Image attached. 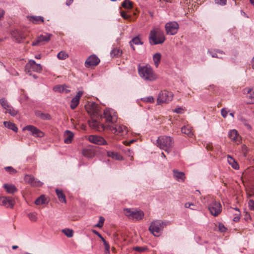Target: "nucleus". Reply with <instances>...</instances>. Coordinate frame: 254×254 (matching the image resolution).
I'll return each instance as SVG.
<instances>
[{"mask_svg":"<svg viewBox=\"0 0 254 254\" xmlns=\"http://www.w3.org/2000/svg\"><path fill=\"white\" fill-rule=\"evenodd\" d=\"M165 28L167 35H174L177 33L179 25L176 21H171L166 23Z\"/></svg>","mask_w":254,"mask_h":254,"instance_id":"1a4fd4ad","label":"nucleus"},{"mask_svg":"<svg viewBox=\"0 0 254 254\" xmlns=\"http://www.w3.org/2000/svg\"><path fill=\"white\" fill-rule=\"evenodd\" d=\"M29 219L32 221H36L37 219V214L35 212H31L28 214Z\"/></svg>","mask_w":254,"mask_h":254,"instance_id":"a18cd8bd","label":"nucleus"},{"mask_svg":"<svg viewBox=\"0 0 254 254\" xmlns=\"http://www.w3.org/2000/svg\"><path fill=\"white\" fill-rule=\"evenodd\" d=\"M209 54L213 58H221V57L218 56V54L224 55V52L222 51L217 50L214 52H210Z\"/></svg>","mask_w":254,"mask_h":254,"instance_id":"e433bc0d","label":"nucleus"},{"mask_svg":"<svg viewBox=\"0 0 254 254\" xmlns=\"http://www.w3.org/2000/svg\"><path fill=\"white\" fill-rule=\"evenodd\" d=\"M53 90L55 92H65V93H68L70 92V90L69 89H67L66 86L64 85H58L53 88Z\"/></svg>","mask_w":254,"mask_h":254,"instance_id":"bb28decb","label":"nucleus"},{"mask_svg":"<svg viewBox=\"0 0 254 254\" xmlns=\"http://www.w3.org/2000/svg\"><path fill=\"white\" fill-rule=\"evenodd\" d=\"M46 201V199L45 196L44 195H42L35 200V203L36 205H42L45 204Z\"/></svg>","mask_w":254,"mask_h":254,"instance_id":"c9c22d12","label":"nucleus"},{"mask_svg":"<svg viewBox=\"0 0 254 254\" xmlns=\"http://www.w3.org/2000/svg\"><path fill=\"white\" fill-rule=\"evenodd\" d=\"M42 70V67L40 64H36V62L32 60H30L27 63L25 66V71L30 75H31V71L40 72Z\"/></svg>","mask_w":254,"mask_h":254,"instance_id":"0eeeda50","label":"nucleus"},{"mask_svg":"<svg viewBox=\"0 0 254 254\" xmlns=\"http://www.w3.org/2000/svg\"><path fill=\"white\" fill-rule=\"evenodd\" d=\"M107 154L108 157H111L116 160H120L122 159V156L117 152H114L113 151H108Z\"/></svg>","mask_w":254,"mask_h":254,"instance_id":"7c9ffc66","label":"nucleus"},{"mask_svg":"<svg viewBox=\"0 0 254 254\" xmlns=\"http://www.w3.org/2000/svg\"><path fill=\"white\" fill-rule=\"evenodd\" d=\"M166 38L164 33L159 28L154 27L150 32L149 41L151 45L161 44L164 43Z\"/></svg>","mask_w":254,"mask_h":254,"instance_id":"f257e3e1","label":"nucleus"},{"mask_svg":"<svg viewBox=\"0 0 254 254\" xmlns=\"http://www.w3.org/2000/svg\"><path fill=\"white\" fill-rule=\"evenodd\" d=\"M219 230L221 232H224L226 230V228L222 224H219L218 226Z\"/></svg>","mask_w":254,"mask_h":254,"instance_id":"6e6d98bb","label":"nucleus"},{"mask_svg":"<svg viewBox=\"0 0 254 254\" xmlns=\"http://www.w3.org/2000/svg\"><path fill=\"white\" fill-rule=\"evenodd\" d=\"M174 176L177 180H184L185 174L182 172H179L177 170H174Z\"/></svg>","mask_w":254,"mask_h":254,"instance_id":"f704fd0d","label":"nucleus"},{"mask_svg":"<svg viewBox=\"0 0 254 254\" xmlns=\"http://www.w3.org/2000/svg\"><path fill=\"white\" fill-rule=\"evenodd\" d=\"M73 1V0H66V4L69 6L72 3Z\"/></svg>","mask_w":254,"mask_h":254,"instance_id":"0e129e2a","label":"nucleus"},{"mask_svg":"<svg viewBox=\"0 0 254 254\" xmlns=\"http://www.w3.org/2000/svg\"><path fill=\"white\" fill-rule=\"evenodd\" d=\"M248 205L250 209L254 211V200L250 199L248 202Z\"/></svg>","mask_w":254,"mask_h":254,"instance_id":"5fc2aeb1","label":"nucleus"},{"mask_svg":"<svg viewBox=\"0 0 254 254\" xmlns=\"http://www.w3.org/2000/svg\"><path fill=\"white\" fill-rule=\"evenodd\" d=\"M252 67L254 69V57L252 59Z\"/></svg>","mask_w":254,"mask_h":254,"instance_id":"774afa93","label":"nucleus"},{"mask_svg":"<svg viewBox=\"0 0 254 254\" xmlns=\"http://www.w3.org/2000/svg\"><path fill=\"white\" fill-rule=\"evenodd\" d=\"M100 60L95 55H92L86 60L85 64L86 67L96 66L99 64Z\"/></svg>","mask_w":254,"mask_h":254,"instance_id":"a211bd4d","label":"nucleus"},{"mask_svg":"<svg viewBox=\"0 0 254 254\" xmlns=\"http://www.w3.org/2000/svg\"><path fill=\"white\" fill-rule=\"evenodd\" d=\"M57 57L60 60H65L68 57V55L64 51H61L58 53Z\"/></svg>","mask_w":254,"mask_h":254,"instance_id":"c03bdc74","label":"nucleus"},{"mask_svg":"<svg viewBox=\"0 0 254 254\" xmlns=\"http://www.w3.org/2000/svg\"><path fill=\"white\" fill-rule=\"evenodd\" d=\"M92 232L97 236H98L99 238H102L101 235L95 230H93Z\"/></svg>","mask_w":254,"mask_h":254,"instance_id":"680f3d73","label":"nucleus"},{"mask_svg":"<svg viewBox=\"0 0 254 254\" xmlns=\"http://www.w3.org/2000/svg\"><path fill=\"white\" fill-rule=\"evenodd\" d=\"M101 128L102 130H106V131L121 136L126 134L127 132V127L123 125H117L115 126H113L106 124V125L101 126Z\"/></svg>","mask_w":254,"mask_h":254,"instance_id":"20e7f679","label":"nucleus"},{"mask_svg":"<svg viewBox=\"0 0 254 254\" xmlns=\"http://www.w3.org/2000/svg\"><path fill=\"white\" fill-rule=\"evenodd\" d=\"M121 15L122 17L125 19H128L130 18V15L127 14L126 11H121Z\"/></svg>","mask_w":254,"mask_h":254,"instance_id":"864d4df0","label":"nucleus"},{"mask_svg":"<svg viewBox=\"0 0 254 254\" xmlns=\"http://www.w3.org/2000/svg\"><path fill=\"white\" fill-rule=\"evenodd\" d=\"M133 250L139 253H142L147 251V248L146 247H135L133 248Z\"/></svg>","mask_w":254,"mask_h":254,"instance_id":"49530a36","label":"nucleus"},{"mask_svg":"<svg viewBox=\"0 0 254 254\" xmlns=\"http://www.w3.org/2000/svg\"><path fill=\"white\" fill-rule=\"evenodd\" d=\"M23 130H28L31 132V134L36 137H42L44 136V133L32 125H28L23 128Z\"/></svg>","mask_w":254,"mask_h":254,"instance_id":"f8f14e48","label":"nucleus"},{"mask_svg":"<svg viewBox=\"0 0 254 254\" xmlns=\"http://www.w3.org/2000/svg\"><path fill=\"white\" fill-rule=\"evenodd\" d=\"M5 111L6 113H8L12 116H15L17 113V112L10 106L8 108H6Z\"/></svg>","mask_w":254,"mask_h":254,"instance_id":"37998d69","label":"nucleus"},{"mask_svg":"<svg viewBox=\"0 0 254 254\" xmlns=\"http://www.w3.org/2000/svg\"><path fill=\"white\" fill-rule=\"evenodd\" d=\"M191 206H194V204L192 203L187 202L185 204V207L186 208H189L192 210H195V209L194 208H191Z\"/></svg>","mask_w":254,"mask_h":254,"instance_id":"13d9d810","label":"nucleus"},{"mask_svg":"<svg viewBox=\"0 0 254 254\" xmlns=\"http://www.w3.org/2000/svg\"><path fill=\"white\" fill-rule=\"evenodd\" d=\"M74 134L73 133L69 131L66 130L64 134V142L66 144L70 143L72 140L73 138Z\"/></svg>","mask_w":254,"mask_h":254,"instance_id":"b1692460","label":"nucleus"},{"mask_svg":"<svg viewBox=\"0 0 254 254\" xmlns=\"http://www.w3.org/2000/svg\"><path fill=\"white\" fill-rule=\"evenodd\" d=\"M124 211L126 215L133 220H141L144 216V213L142 211L133 210L129 208H126Z\"/></svg>","mask_w":254,"mask_h":254,"instance_id":"9d476101","label":"nucleus"},{"mask_svg":"<svg viewBox=\"0 0 254 254\" xmlns=\"http://www.w3.org/2000/svg\"><path fill=\"white\" fill-rule=\"evenodd\" d=\"M214 1L216 4L223 6L226 5L227 3V0H214Z\"/></svg>","mask_w":254,"mask_h":254,"instance_id":"603ef678","label":"nucleus"},{"mask_svg":"<svg viewBox=\"0 0 254 254\" xmlns=\"http://www.w3.org/2000/svg\"><path fill=\"white\" fill-rule=\"evenodd\" d=\"M35 114L37 117L40 118L41 120H50L51 119V117L48 113H43L40 111H36Z\"/></svg>","mask_w":254,"mask_h":254,"instance_id":"393cba45","label":"nucleus"},{"mask_svg":"<svg viewBox=\"0 0 254 254\" xmlns=\"http://www.w3.org/2000/svg\"><path fill=\"white\" fill-rule=\"evenodd\" d=\"M104 118L106 120V124H114L117 121V113L113 109H106L104 111Z\"/></svg>","mask_w":254,"mask_h":254,"instance_id":"6e6552de","label":"nucleus"},{"mask_svg":"<svg viewBox=\"0 0 254 254\" xmlns=\"http://www.w3.org/2000/svg\"><path fill=\"white\" fill-rule=\"evenodd\" d=\"M243 93L246 95L248 104H254V87L244 88L243 90Z\"/></svg>","mask_w":254,"mask_h":254,"instance_id":"f3484780","label":"nucleus"},{"mask_svg":"<svg viewBox=\"0 0 254 254\" xmlns=\"http://www.w3.org/2000/svg\"><path fill=\"white\" fill-rule=\"evenodd\" d=\"M166 226V222L161 220H156L151 222L149 230L154 236L158 237Z\"/></svg>","mask_w":254,"mask_h":254,"instance_id":"39448f33","label":"nucleus"},{"mask_svg":"<svg viewBox=\"0 0 254 254\" xmlns=\"http://www.w3.org/2000/svg\"><path fill=\"white\" fill-rule=\"evenodd\" d=\"M173 139L169 136L162 135L158 137L156 140L157 147L164 150L168 153H170L174 146Z\"/></svg>","mask_w":254,"mask_h":254,"instance_id":"f03ea898","label":"nucleus"},{"mask_svg":"<svg viewBox=\"0 0 254 254\" xmlns=\"http://www.w3.org/2000/svg\"><path fill=\"white\" fill-rule=\"evenodd\" d=\"M208 209L214 216L218 215L222 211V206L219 202L213 201L209 206Z\"/></svg>","mask_w":254,"mask_h":254,"instance_id":"9b49d317","label":"nucleus"},{"mask_svg":"<svg viewBox=\"0 0 254 254\" xmlns=\"http://www.w3.org/2000/svg\"><path fill=\"white\" fill-rule=\"evenodd\" d=\"M88 140L90 142L98 145L107 144V141L103 137L96 135H89L88 137Z\"/></svg>","mask_w":254,"mask_h":254,"instance_id":"ddd939ff","label":"nucleus"},{"mask_svg":"<svg viewBox=\"0 0 254 254\" xmlns=\"http://www.w3.org/2000/svg\"><path fill=\"white\" fill-rule=\"evenodd\" d=\"M0 104L2 108L5 110H6V108L10 106L8 103V102L5 98H1L0 99Z\"/></svg>","mask_w":254,"mask_h":254,"instance_id":"79ce46f5","label":"nucleus"},{"mask_svg":"<svg viewBox=\"0 0 254 254\" xmlns=\"http://www.w3.org/2000/svg\"><path fill=\"white\" fill-rule=\"evenodd\" d=\"M27 18L30 22L36 24L43 23L44 21V17L40 16H29Z\"/></svg>","mask_w":254,"mask_h":254,"instance_id":"5701e85b","label":"nucleus"},{"mask_svg":"<svg viewBox=\"0 0 254 254\" xmlns=\"http://www.w3.org/2000/svg\"><path fill=\"white\" fill-rule=\"evenodd\" d=\"M141 100L147 103H153L154 101V98L152 96L143 98L141 99Z\"/></svg>","mask_w":254,"mask_h":254,"instance_id":"8fccbe9b","label":"nucleus"},{"mask_svg":"<svg viewBox=\"0 0 254 254\" xmlns=\"http://www.w3.org/2000/svg\"><path fill=\"white\" fill-rule=\"evenodd\" d=\"M91 106L93 109V112H96V105L95 104V103H92L91 104Z\"/></svg>","mask_w":254,"mask_h":254,"instance_id":"052dcab7","label":"nucleus"},{"mask_svg":"<svg viewBox=\"0 0 254 254\" xmlns=\"http://www.w3.org/2000/svg\"><path fill=\"white\" fill-rule=\"evenodd\" d=\"M161 58V55L160 53H157L155 54L153 57V60L154 63V64L156 67L159 65Z\"/></svg>","mask_w":254,"mask_h":254,"instance_id":"72a5a7b5","label":"nucleus"},{"mask_svg":"<svg viewBox=\"0 0 254 254\" xmlns=\"http://www.w3.org/2000/svg\"><path fill=\"white\" fill-rule=\"evenodd\" d=\"M83 154L88 158H91L94 156L93 152L89 149H84L83 151Z\"/></svg>","mask_w":254,"mask_h":254,"instance_id":"a19ab883","label":"nucleus"},{"mask_svg":"<svg viewBox=\"0 0 254 254\" xmlns=\"http://www.w3.org/2000/svg\"><path fill=\"white\" fill-rule=\"evenodd\" d=\"M89 126L92 127L97 129L99 131H104V130H102L101 128V126L104 125V124H99L98 122L94 120L91 122H89Z\"/></svg>","mask_w":254,"mask_h":254,"instance_id":"c756f323","label":"nucleus"},{"mask_svg":"<svg viewBox=\"0 0 254 254\" xmlns=\"http://www.w3.org/2000/svg\"><path fill=\"white\" fill-rule=\"evenodd\" d=\"M129 44L132 49L134 50L135 48L133 46V45H142L143 43L141 41L140 38L138 36H136L132 39V40L129 42Z\"/></svg>","mask_w":254,"mask_h":254,"instance_id":"cd10ccee","label":"nucleus"},{"mask_svg":"<svg viewBox=\"0 0 254 254\" xmlns=\"http://www.w3.org/2000/svg\"><path fill=\"white\" fill-rule=\"evenodd\" d=\"M62 232L68 238H71L73 236V231L71 229H64L62 230Z\"/></svg>","mask_w":254,"mask_h":254,"instance_id":"58836bf2","label":"nucleus"},{"mask_svg":"<svg viewBox=\"0 0 254 254\" xmlns=\"http://www.w3.org/2000/svg\"><path fill=\"white\" fill-rule=\"evenodd\" d=\"M228 162L231 167L236 170L239 169V165L237 161L230 155L227 156Z\"/></svg>","mask_w":254,"mask_h":254,"instance_id":"a878e982","label":"nucleus"},{"mask_svg":"<svg viewBox=\"0 0 254 254\" xmlns=\"http://www.w3.org/2000/svg\"><path fill=\"white\" fill-rule=\"evenodd\" d=\"M3 124L5 127L13 130L15 132H17L18 130L17 127L13 123H12L9 122H4Z\"/></svg>","mask_w":254,"mask_h":254,"instance_id":"473e14b6","label":"nucleus"},{"mask_svg":"<svg viewBox=\"0 0 254 254\" xmlns=\"http://www.w3.org/2000/svg\"><path fill=\"white\" fill-rule=\"evenodd\" d=\"M3 188L9 194H13L18 190L16 187L12 184H4L3 185Z\"/></svg>","mask_w":254,"mask_h":254,"instance_id":"4be33fe9","label":"nucleus"},{"mask_svg":"<svg viewBox=\"0 0 254 254\" xmlns=\"http://www.w3.org/2000/svg\"><path fill=\"white\" fill-rule=\"evenodd\" d=\"M14 200L11 197H0V205L6 208H12L14 206Z\"/></svg>","mask_w":254,"mask_h":254,"instance_id":"dca6fc26","label":"nucleus"},{"mask_svg":"<svg viewBox=\"0 0 254 254\" xmlns=\"http://www.w3.org/2000/svg\"><path fill=\"white\" fill-rule=\"evenodd\" d=\"M105 254H110V249H105Z\"/></svg>","mask_w":254,"mask_h":254,"instance_id":"338daca9","label":"nucleus"},{"mask_svg":"<svg viewBox=\"0 0 254 254\" xmlns=\"http://www.w3.org/2000/svg\"><path fill=\"white\" fill-rule=\"evenodd\" d=\"M138 72L139 76L144 80L152 81L157 78L156 75L150 66H141L139 65Z\"/></svg>","mask_w":254,"mask_h":254,"instance_id":"7ed1b4c3","label":"nucleus"},{"mask_svg":"<svg viewBox=\"0 0 254 254\" xmlns=\"http://www.w3.org/2000/svg\"><path fill=\"white\" fill-rule=\"evenodd\" d=\"M56 192L60 201L61 202L66 203V201L65 196L63 190L57 189L56 190Z\"/></svg>","mask_w":254,"mask_h":254,"instance_id":"c85d7f7f","label":"nucleus"},{"mask_svg":"<svg viewBox=\"0 0 254 254\" xmlns=\"http://www.w3.org/2000/svg\"><path fill=\"white\" fill-rule=\"evenodd\" d=\"M103 243L105 247V249H110V245L107 241Z\"/></svg>","mask_w":254,"mask_h":254,"instance_id":"e2e57ef3","label":"nucleus"},{"mask_svg":"<svg viewBox=\"0 0 254 254\" xmlns=\"http://www.w3.org/2000/svg\"><path fill=\"white\" fill-rule=\"evenodd\" d=\"M11 35L12 37L15 39V40L18 43L20 42L22 40L25 38L23 33L18 29L13 30L11 33Z\"/></svg>","mask_w":254,"mask_h":254,"instance_id":"aec40b11","label":"nucleus"},{"mask_svg":"<svg viewBox=\"0 0 254 254\" xmlns=\"http://www.w3.org/2000/svg\"><path fill=\"white\" fill-rule=\"evenodd\" d=\"M105 221V219L104 217L101 216L99 218V222L95 225V227H98V228H101L103 226V224Z\"/></svg>","mask_w":254,"mask_h":254,"instance_id":"09e8293b","label":"nucleus"},{"mask_svg":"<svg viewBox=\"0 0 254 254\" xmlns=\"http://www.w3.org/2000/svg\"><path fill=\"white\" fill-rule=\"evenodd\" d=\"M122 5L125 8H130L132 6V2L130 0H125Z\"/></svg>","mask_w":254,"mask_h":254,"instance_id":"ea45409f","label":"nucleus"},{"mask_svg":"<svg viewBox=\"0 0 254 254\" xmlns=\"http://www.w3.org/2000/svg\"><path fill=\"white\" fill-rule=\"evenodd\" d=\"M83 94V92L79 91L77 92L76 95L72 99L70 104V108L74 109L77 106L79 103V100Z\"/></svg>","mask_w":254,"mask_h":254,"instance_id":"412c9836","label":"nucleus"},{"mask_svg":"<svg viewBox=\"0 0 254 254\" xmlns=\"http://www.w3.org/2000/svg\"><path fill=\"white\" fill-rule=\"evenodd\" d=\"M221 114L223 118H226L227 116L228 112L225 108H222L221 111Z\"/></svg>","mask_w":254,"mask_h":254,"instance_id":"4d7b16f0","label":"nucleus"},{"mask_svg":"<svg viewBox=\"0 0 254 254\" xmlns=\"http://www.w3.org/2000/svg\"><path fill=\"white\" fill-rule=\"evenodd\" d=\"M51 36L52 35L49 34L40 35L37 37L35 41L32 42V46H39L48 42L50 40Z\"/></svg>","mask_w":254,"mask_h":254,"instance_id":"4468645a","label":"nucleus"},{"mask_svg":"<svg viewBox=\"0 0 254 254\" xmlns=\"http://www.w3.org/2000/svg\"><path fill=\"white\" fill-rule=\"evenodd\" d=\"M4 169L6 171L8 172L10 174H14L17 172L16 170H15L13 168L10 166L5 167L4 168Z\"/></svg>","mask_w":254,"mask_h":254,"instance_id":"de8ad7c7","label":"nucleus"},{"mask_svg":"<svg viewBox=\"0 0 254 254\" xmlns=\"http://www.w3.org/2000/svg\"><path fill=\"white\" fill-rule=\"evenodd\" d=\"M173 96L174 95L171 92L167 90L161 91L158 94L157 104L168 103L172 100Z\"/></svg>","mask_w":254,"mask_h":254,"instance_id":"423d86ee","label":"nucleus"},{"mask_svg":"<svg viewBox=\"0 0 254 254\" xmlns=\"http://www.w3.org/2000/svg\"><path fill=\"white\" fill-rule=\"evenodd\" d=\"M122 54V51L119 48H115L113 49L110 55L112 58L119 57Z\"/></svg>","mask_w":254,"mask_h":254,"instance_id":"2f4dec72","label":"nucleus"},{"mask_svg":"<svg viewBox=\"0 0 254 254\" xmlns=\"http://www.w3.org/2000/svg\"><path fill=\"white\" fill-rule=\"evenodd\" d=\"M4 14V11L2 9H0V19L3 17Z\"/></svg>","mask_w":254,"mask_h":254,"instance_id":"69168bd1","label":"nucleus"},{"mask_svg":"<svg viewBox=\"0 0 254 254\" xmlns=\"http://www.w3.org/2000/svg\"><path fill=\"white\" fill-rule=\"evenodd\" d=\"M24 181L30 184L33 187H41L43 183L35 179L33 176L30 175H26L24 178Z\"/></svg>","mask_w":254,"mask_h":254,"instance_id":"2eb2a0df","label":"nucleus"},{"mask_svg":"<svg viewBox=\"0 0 254 254\" xmlns=\"http://www.w3.org/2000/svg\"><path fill=\"white\" fill-rule=\"evenodd\" d=\"M229 137L237 144L241 142V137L236 129L231 130L229 132Z\"/></svg>","mask_w":254,"mask_h":254,"instance_id":"6ab92c4d","label":"nucleus"},{"mask_svg":"<svg viewBox=\"0 0 254 254\" xmlns=\"http://www.w3.org/2000/svg\"><path fill=\"white\" fill-rule=\"evenodd\" d=\"M240 211L239 210H238V212L235 214V217L233 218V221L235 222H238L240 219Z\"/></svg>","mask_w":254,"mask_h":254,"instance_id":"3c124183","label":"nucleus"},{"mask_svg":"<svg viewBox=\"0 0 254 254\" xmlns=\"http://www.w3.org/2000/svg\"><path fill=\"white\" fill-rule=\"evenodd\" d=\"M181 131L182 133L186 134L189 136H191L192 135L191 129L188 127L184 126L182 127L181 128Z\"/></svg>","mask_w":254,"mask_h":254,"instance_id":"4c0bfd02","label":"nucleus"},{"mask_svg":"<svg viewBox=\"0 0 254 254\" xmlns=\"http://www.w3.org/2000/svg\"><path fill=\"white\" fill-rule=\"evenodd\" d=\"M183 111L184 109L181 107L177 108L174 110V112L177 114H182L183 113Z\"/></svg>","mask_w":254,"mask_h":254,"instance_id":"bf43d9fd","label":"nucleus"}]
</instances>
